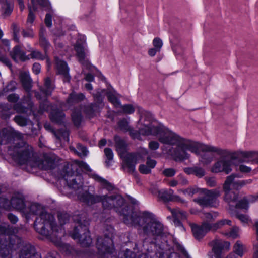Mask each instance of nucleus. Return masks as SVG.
I'll return each instance as SVG.
<instances>
[{
	"label": "nucleus",
	"instance_id": "nucleus-55",
	"mask_svg": "<svg viewBox=\"0 0 258 258\" xmlns=\"http://www.w3.org/2000/svg\"><path fill=\"white\" fill-rule=\"evenodd\" d=\"M149 147L151 150H156L159 147V144L156 141H151L149 144Z\"/></svg>",
	"mask_w": 258,
	"mask_h": 258
},
{
	"label": "nucleus",
	"instance_id": "nucleus-23",
	"mask_svg": "<svg viewBox=\"0 0 258 258\" xmlns=\"http://www.w3.org/2000/svg\"><path fill=\"white\" fill-rule=\"evenodd\" d=\"M85 42H79L78 41L74 45L76 55L79 60L81 62H82L85 57Z\"/></svg>",
	"mask_w": 258,
	"mask_h": 258
},
{
	"label": "nucleus",
	"instance_id": "nucleus-25",
	"mask_svg": "<svg viewBox=\"0 0 258 258\" xmlns=\"http://www.w3.org/2000/svg\"><path fill=\"white\" fill-rule=\"evenodd\" d=\"M20 77L24 88L26 91H29L32 87V80L30 77L29 73L26 72H22L20 73Z\"/></svg>",
	"mask_w": 258,
	"mask_h": 258
},
{
	"label": "nucleus",
	"instance_id": "nucleus-29",
	"mask_svg": "<svg viewBox=\"0 0 258 258\" xmlns=\"http://www.w3.org/2000/svg\"><path fill=\"white\" fill-rule=\"evenodd\" d=\"M167 209L172 213L173 217L176 219L185 220L187 218V213L179 209H172L169 206H167Z\"/></svg>",
	"mask_w": 258,
	"mask_h": 258
},
{
	"label": "nucleus",
	"instance_id": "nucleus-1",
	"mask_svg": "<svg viewBox=\"0 0 258 258\" xmlns=\"http://www.w3.org/2000/svg\"><path fill=\"white\" fill-rule=\"evenodd\" d=\"M67 182L68 181H67ZM68 184L70 188L75 190H80L78 193V197L80 201L90 205L101 201L103 206L105 208H114L120 215H123V222L126 225L141 226L143 225V215L142 216H139L134 212H132L130 215H127L126 214L127 209L126 207L121 208L120 211L118 209L121 208L124 203V200L122 197L120 196L106 197L104 196L92 195L87 190L82 193L83 182L80 176H78L75 178L72 177V179L70 182H68Z\"/></svg>",
	"mask_w": 258,
	"mask_h": 258
},
{
	"label": "nucleus",
	"instance_id": "nucleus-4",
	"mask_svg": "<svg viewBox=\"0 0 258 258\" xmlns=\"http://www.w3.org/2000/svg\"><path fill=\"white\" fill-rule=\"evenodd\" d=\"M139 133L143 135H157L161 143L170 145H176L177 144L181 145L184 138L156 122L139 128Z\"/></svg>",
	"mask_w": 258,
	"mask_h": 258
},
{
	"label": "nucleus",
	"instance_id": "nucleus-34",
	"mask_svg": "<svg viewBox=\"0 0 258 258\" xmlns=\"http://www.w3.org/2000/svg\"><path fill=\"white\" fill-rule=\"evenodd\" d=\"M44 87L45 90H42V91L47 96L50 95L54 88V85L51 84L50 80L48 77L46 78L45 80Z\"/></svg>",
	"mask_w": 258,
	"mask_h": 258
},
{
	"label": "nucleus",
	"instance_id": "nucleus-20",
	"mask_svg": "<svg viewBox=\"0 0 258 258\" xmlns=\"http://www.w3.org/2000/svg\"><path fill=\"white\" fill-rule=\"evenodd\" d=\"M174 191L171 189H162L158 191V197L164 202L179 201V198L178 196L173 195Z\"/></svg>",
	"mask_w": 258,
	"mask_h": 258
},
{
	"label": "nucleus",
	"instance_id": "nucleus-27",
	"mask_svg": "<svg viewBox=\"0 0 258 258\" xmlns=\"http://www.w3.org/2000/svg\"><path fill=\"white\" fill-rule=\"evenodd\" d=\"M231 221L230 220L228 219H222L214 223H209V226L211 231L215 232L217 230L224 227L225 225H231Z\"/></svg>",
	"mask_w": 258,
	"mask_h": 258
},
{
	"label": "nucleus",
	"instance_id": "nucleus-63",
	"mask_svg": "<svg viewBox=\"0 0 258 258\" xmlns=\"http://www.w3.org/2000/svg\"><path fill=\"white\" fill-rule=\"evenodd\" d=\"M32 69H33V72L35 74H38L40 72V70H41L40 65L38 63H34V64L33 66Z\"/></svg>",
	"mask_w": 258,
	"mask_h": 258
},
{
	"label": "nucleus",
	"instance_id": "nucleus-42",
	"mask_svg": "<svg viewBox=\"0 0 258 258\" xmlns=\"http://www.w3.org/2000/svg\"><path fill=\"white\" fill-rule=\"evenodd\" d=\"M104 153L107 159V161H106L105 163L106 165L109 166L110 165V161L113 158V153L112 151L108 148L104 149Z\"/></svg>",
	"mask_w": 258,
	"mask_h": 258
},
{
	"label": "nucleus",
	"instance_id": "nucleus-64",
	"mask_svg": "<svg viewBox=\"0 0 258 258\" xmlns=\"http://www.w3.org/2000/svg\"><path fill=\"white\" fill-rule=\"evenodd\" d=\"M206 183L207 185L210 187H214L216 186V181L213 178H209L207 179Z\"/></svg>",
	"mask_w": 258,
	"mask_h": 258
},
{
	"label": "nucleus",
	"instance_id": "nucleus-2",
	"mask_svg": "<svg viewBox=\"0 0 258 258\" xmlns=\"http://www.w3.org/2000/svg\"><path fill=\"white\" fill-rule=\"evenodd\" d=\"M30 212L33 214H39L34 223L35 228L38 232L50 237L53 242L66 254L75 255L77 253L73 247L61 242V238L64 235L65 231L61 227L55 225L53 215L45 212L37 204L30 206Z\"/></svg>",
	"mask_w": 258,
	"mask_h": 258
},
{
	"label": "nucleus",
	"instance_id": "nucleus-26",
	"mask_svg": "<svg viewBox=\"0 0 258 258\" xmlns=\"http://www.w3.org/2000/svg\"><path fill=\"white\" fill-rule=\"evenodd\" d=\"M69 149L72 152L80 157L86 156L88 152L86 148L80 143L77 144L76 148L71 146Z\"/></svg>",
	"mask_w": 258,
	"mask_h": 258
},
{
	"label": "nucleus",
	"instance_id": "nucleus-41",
	"mask_svg": "<svg viewBox=\"0 0 258 258\" xmlns=\"http://www.w3.org/2000/svg\"><path fill=\"white\" fill-rule=\"evenodd\" d=\"M29 57L30 59L32 58L39 60H43L45 58V56L37 50L32 51Z\"/></svg>",
	"mask_w": 258,
	"mask_h": 258
},
{
	"label": "nucleus",
	"instance_id": "nucleus-62",
	"mask_svg": "<svg viewBox=\"0 0 258 258\" xmlns=\"http://www.w3.org/2000/svg\"><path fill=\"white\" fill-rule=\"evenodd\" d=\"M77 163L79 167H81L82 169H84L86 171L90 170L89 166L86 163L83 161H78Z\"/></svg>",
	"mask_w": 258,
	"mask_h": 258
},
{
	"label": "nucleus",
	"instance_id": "nucleus-48",
	"mask_svg": "<svg viewBox=\"0 0 258 258\" xmlns=\"http://www.w3.org/2000/svg\"><path fill=\"white\" fill-rule=\"evenodd\" d=\"M176 173V170L172 168L165 169L162 171V174L166 177H170L174 176Z\"/></svg>",
	"mask_w": 258,
	"mask_h": 258
},
{
	"label": "nucleus",
	"instance_id": "nucleus-49",
	"mask_svg": "<svg viewBox=\"0 0 258 258\" xmlns=\"http://www.w3.org/2000/svg\"><path fill=\"white\" fill-rule=\"evenodd\" d=\"M104 90H98L95 94L94 95V97L95 101L97 103H101L102 102V94L104 93Z\"/></svg>",
	"mask_w": 258,
	"mask_h": 258
},
{
	"label": "nucleus",
	"instance_id": "nucleus-8",
	"mask_svg": "<svg viewBox=\"0 0 258 258\" xmlns=\"http://www.w3.org/2000/svg\"><path fill=\"white\" fill-rule=\"evenodd\" d=\"M104 232V237L98 238L96 244L98 255L102 258L106 254L112 253L114 250L113 242L115 234L114 229L111 226H107Z\"/></svg>",
	"mask_w": 258,
	"mask_h": 258
},
{
	"label": "nucleus",
	"instance_id": "nucleus-46",
	"mask_svg": "<svg viewBox=\"0 0 258 258\" xmlns=\"http://www.w3.org/2000/svg\"><path fill=\"white\" fill-rule=\"evenodd\" d=\"M15 122L20 126H24L27 124V119L21 116H17L14 118Z\"/></svg>",
	"mask_w": 258,
	"mask_h": 258
},
{
	"label": "nucleus",
	"instance_id": "nucleus-11",
	"mask_svg": "<svg viewBox=\"0 0 258 258\" xmlns=\"http://www.w3.org/2000/svg\"><path fill=\"white\" fill-rule=\"evenodd\" d=\"M201 192L204 195V197L194 199L195 202L203 207H216L218 205L219 202L217 198L220 196V191L219 189H215L209 190L206 189H201Z\"/></svg>",
	"mask_w": 258,
	"mask_h": 258
},
{
	"label": "nucleus",
	"instance_id": "nucleus-3",
	"mask_svg": "<svg viewBox=\"0 0 258 258\" xmlns=\"http://www.w3.org/2000/svg\"><path fill=\"white\" fill-rule=\"evenodd\" d=\"M14 141L15 145L9 147L8 153L18 163L26 164L31 167L38 166L44 170L51 169L54 167L55 160L52 157L45 155L41 162H38L33 156V149L31 146L20 140Z\"/></svg>",
	"mask_w": 258,
	"mask_h": 258
},
{
	"label": "nucleus",
	"instance_id": "nucleus-15",
	"mask_svg": "<svg viewBox=\"0 0 258 258\" xmlns=\"http://www.w3.org/2000/svg\"><path fill=\"white\" fill-rule=\"evenodd\" d=\"M232 165L233 161L232 159L222 158L214 164L212 171L216 173L224 172L227 174L231 172Z\"/></svg>",
	"mask_w": 258,
	"mask_h": 258
},
{
	"label": "nucleus",
	"instance_id": "nucleus-9",
	"mask_svg": "<svg viewBox=\"0 0 258 258\" xmlns=\"http://www.w3.org/2000/svg\"><path fill=\"white\" fill-rule=\"evenodd\" d=\"M74 229L70 233L71 237L74 239H78L79 242L82 246H88L92 243V239L89 235L88 229L89 224L88 221L82 222V219L77 217H74Z\"/></svg>",
	"mask_w": 258,
	"mask_h": 258
},
{
	"label": "nucleus",
	"instance_id": "nucleus-12",
	"mask_svg": "<svg viewBox=\"0 0 258 258\" xmlns=\"http://www.w3.org/2000/svg\"><path fill=\"white\" fill-rule=\"evenodd\" d=\"M209 245L212 248V251L208 253L209 258H221L222 252L228 251L230 247V242L219 239L212 240Z\"/></svg>",
	"mask_w": 258,
	"mask_h": 258
},
{
	"label": "nucleus",
	"instance_id": "nucleus-30",
	"mask_svg": "<svg viewBox=\"0 0 258 258\" xmlns=\"http://www.w3.org/2000/svg\"><path fill=\"white\" fill-rule=\"evenodd\" d=\"M118 126L120 130L124 131H130V135L134 138H138V134L134 133V130H131L128 125V122L126 119H123L118 122Z\"/></svg>",
	"mask_w": 258,
	"mask_h": 258
},
{
	"label": "nucleus",
	"instance_id": "nucleus-56",
	"mask_svg": "<svg viewBox=\"0 0 258 258\" xmlns=\"http://www.w3.org/2000/svg\"><path fill=\"white\" fill-rule=\"evenodd\" d=\"M16 88V83L14 81L11 82L7 86L6 91H12Z\"/></svg>",
	"mask_w": 258,
	"mask_h": 258
},
{
	"label": "nucleus",
	"instance_id": "nucleus-19",
	"mask_svg": "<svg viewBox=\"0 0 258 258\" xmlns=\"http://www.w3.org/2000/svg\"><path fill=\"white\" fill-rule=\"evenodd\" d=\"M10 54L12 59L16 62L25 61L30 59L29 55H27L26 52L22 50L19 45L16 46L13 48Z\"/></svg>",
	"mask_w": 258,
	"mask_h": 258
},
{
	"label": "nucleus",
	"instance_id": "nucleus-6",
	"mask_svg": "<svg viewBox=\"0 0 258 258\" xmlns=\"http://www.w3.org/2000/svg\"><path fill=\"white\" fill-rule=\"evenodd\" d=\"M181 146L186 147V149L191 152L199 155L201 152H209L216 153L221 156L229 155V151L218 147L191 141L186 138H183Z\"/></svg>",
	"mask_w": 258,
	"mask_h": 258
},
{
	"label": "nucleus",
	"instance_id": "nucleus-16",
	"mask_svg": "<svg viewBox=\"0 0 258 258\" xmlns=\"http://www.w3.org/2000/svg\"><path fill=\"white\" fill-rule=\"evenodd\" d=\"M175 148H172L169 151V154L176 161H182L189 157V154L187 152V149L180 144H177Z\"/></svg>",
	"mask_w": 258,
	"mask_h": 258
},
{
	"label": "nucleus",
	"instance_id": "nucleus-36",
	"mask_svg": "<svg viewBox=\"0 0 258 258\" xmlns=\"http://www.w3.org/2000/svg\"><path fill=\"white\" fill-rule=\"evenodd\" d=\"M107 97L108 100L112 103L115 106L119 107L120 106V101L116 96V93L115 92H109L107 93Z\"/></svg>",
	"mask_w": 258,
	"mask_h": 258
},
{
	"label": "nucleus",
	"instance_id": "nucleus-59",
	"mask_svg": "<svg viewBox=\"0 0 258 258\" xmlns=\"http://www.w3.org/2000/svg\"><path fill=\"white\" fill-rule=\"evenodd\" d=\"M22 34L24 37H33L34 36V33L31 29H29L27 30H23Z\"/></svg>",
	"mask_w": 258,
	"mask_h": 258
},
{
	"label": "nucleus",
	"instance_id": "nucleus-57",
	"mask_svg": "<svg viewBox=\"0 0 258 258\" xmlns=\"http://www.w3.org/2000/svg\"><path fill=\"white\" fill-rule=\"evenodd\" d=\"M239 170L243 173H248L251 170V168L245 165L241 164L239 166Z\"/></svg>",
	"mask_w": 258,
	"mask_h": 258
},
{
	"label": "nucleus",
	"instance_id": "nucleus-24",
	"mask_svg": "<svg viewBox=\"0 0 258 258\" xmlns=\"http://www.w3.org/2000/svg\"><path fill=\"white\" fill-rule=\"evenodd\" d=\"M241 155L245 159V161L258 164V152L243 151L241 152Z\"/></svg>",
	"mask_w": 258,
	"mask_h": 258
},
{
	"label": "nucleus",
	"instance_id": "nucleus-47",
	"mask_svg": "<svg viewBox=\"0 0 258 258\" xmlns=\"http://www.w3.org/2000/svg\"><path fill=\"white\" fill-rule=\"evenodd\" d=\"M72 119L75 125L78 126L80 124L81 121V115L80 113L73 112L72 115Z\"/></svg>",
	"mask_w": 258,
	"mask_h": 258
},
{
	"label": "nucleus",
	"instance_id": "nucleus-37",
	"mask_svg": "<svg viewBox=\"0 0 258 258\" xmlns=\"http://www.w3.org/2000/svg\"><path fill=\"white\" fill-rule=\"evenodd\" d=\"M222 234L228 237L236 238L239 236V228L236 227H233L229 232H224Z\"/></svg>",
	"mask_w": 258,
	"mask_h": 258
},
{
	"label": "nucleus",
	"instance_id": "nucleus-18",
	"mask_svg": "<svg viewBox=\"0 0 258 258\" xmlns=\"http://www.w3.org/2000/svg\"><path fill=\"white\" fill-rule=\"evenodd\" d=\"M55 63L59 74L63 76L64 82H68L70 79V76L69 74V69L67 63L57 57H55Z\"/></svg>",
	"mask_w": 258,
	"mask_h": 258
},
{
	"label": "nucleus",
	"instance_id": "nucleus-7",
	"mask_svg": "<svg viewBox=\"0 0 258 258\" xmlns=\"http://www.w3.org/2000/svg\"><path fill=\"white\" fill-rule=\"evenodd\" d=\"M181 146L186 147V149L191 152L199 155L201 152H209L216 153L221 156L229 155V151L218 147L191 141L186 138H183Z\"/></svg>",
	"mask_w": 258,
	"mask_h": 258
},
{
	"label": "nucleus",
	"instance_id": "nucleus-35",
	"mask_svg": "<svg viewBox=\"0 0 258 258\" xmlns=\"http://www.w3.org/2000/svg\"><path fill=\"white\" fill-rule=\"evenodd\" d=\"M84 97V95L82 93L77 94L73 93L70 95V97L67 100V103L70 104L71 103L77 102L82 100Z\"/></svg>",
	"mask_w": 258,
	"mask_h": 258
},
{
	"label": "nucleus",
	"instance_id": "nucleus-43",
	"mask_svg": "<svg viewBox=\"0 0 258 258\" xmlns=\"http://www.w3.org/2000/svg\"><path fill=\"white\" fill-rule=\"evenodd\" d=\"M218 213L217 212H211V213H205L204 214V218L206 221L205 222L209 223V222H211L214 221L216 217L218 216Z\"/></svg>",
	"mask_w": 258,
	"mask_h": 258
},
{
	"label": "nucleus",
	"instance_id": "nucleus-21",
	"mask_svg": "<svg viewBox=\"0 0 258 258\" xmlns=\"http://www.w3.org/2000/svg\"><path fill=\"white\" fill-rule=\"evenodd\" d=\"M12 206L16 209L23 210L25 208L23 196L21 194H15L11 199Z\"/></svg>",
	"mask_w": 258,
	"mask_h": 258
},
{
	"label": "nucleus",
	"instance_id": "nucleus-39",
	"mask_svg": "<svg viewBox=\"0 0 258 258\" xmlns=\"http://www.w3.org/2000/svg\"><path fill=\"white\" fill-rule=\"evenodd\" d=\"M95 179L98 182H100L104 188L107 189L108 190H112L113 189V185L105 179L98 176L96 177Z\"/></svg>",
	"mask_w": 258,
	"mask_h": 258
},
{
	"label": "nucleus",
	"instance_id": "nucleus-60",
	"mask_svg": "<svg viewBox=\"0 0 258 258\" xmlns=\"http://www.w3.org/2000/svg\"><path fill=\"white\" fill-rule=\"evenodd\" d=\"M45 23L47 27H51L52 25V18L49 14H47L45 18Z\"/></svg>",
	"mask_w": 258,
	"mask_h": 258
},
{
	"label": "nucleus",
	"instance_id": "nucleus-52",
	"mask_svg": "<svg viewBox=\"0 0 258 258\" xmlns=\"http://www.w3.org/2000/svg\"><path fill=\"white\" fill-rule=\"evenodd\" d=\"M123 111L127 114H131L135 111V109L132 105H125L122 107Z\"/></svg>",
	"mask_w": 258,
	"mask_h": 258
},
{
	"label": "nucleus",
	"instance_id": "nucleus-45",
	"mask_svg": "<svg viewBox=\"0 0 258 258\" xmlns=\"http://www.w3.org/2000/svg\"><path fill=\"white\" fill-rule=\"evenodd\" d=\"M118 258H134V254L130 250L126 249L119 253Z\"/></svg>",
	"mask_w": 258,
	"mask_h": 258
},
{
	"label": "nucleus",
	"instance_id": "nucleus-10",
	"mask_svg": "<svg viewBox=\"0 0 258 258\" xmlns=\"http://www.w3.org/2000/svg\"><path fill=\"white\" fill-rule=\"evenodd\" d=\"M143 222L145 224L142 225L143 231L147 234L159 235L163 231L162 224L157 221L154 215L149 212L143 213Z\"/></svg>",
	"mask_w": 258,
	"mask_h": 258
},
{
	"label": "nucleus",
	"instance_id": "nucleus-13",
	"mask_svg": "<svg viewBox=\"0 0 258 258\" xmlns=\"http://www.w3.org/2000/svg\"><path fill=\"white\" fill-rule=\"evenodd\" d=\"M44 111L50 112L51 120L57 123H60L64 116L62 111L54 108L47 100H45L44 103H41L40 105V113H42Z\"/></svg>",
	"mask_w": 258,
	"mask_h": 258
},
{
	"label": "nucleus",
	"instance_id": "nucleus-32",
	"mask_svg": "<svg viewBox=\"0 0 258 258\" xmlns=\"http://www.w3.org/2000/svg\"><path fill=\"white\" fill-rule=\"evenodd\" d=\"M245 250V247L240 241H237L233 246V251L240 257L243 255Z\"/></svg>",
	"mask_w": 258,
	"mask_h": 258
},
{
	"label": "nucleus",
	"instance_id": "nucleus-14",
	"mask_svg": "<svg viewBox=\"0 0 258 258\" xmlns=\"http://www.w3.org/2000/svg\"><path fill=\"white\" fill-rule=\"evenodd\" d=\"M238 177L237 174H232L226 177L225 182L223 184V190L239 189L244 185L249 184L251 182V180H240L236 179Z\"/></svg>",
	"mask_w": 258,
	"mask_h": 258
},
{
	"label": "nucleus",
	"instance_id": "nucleus-53",
	"mask_svg": "<svg viewBox=\"0 0 258 258\" xmlns=\"http://www.w3.org/2000/svg\"><path fill=\"white\" fill-rule=\"evenodd\" d=\"M194 174L199 177H202L205 175V172L204 170L201 168L194 167Z\"/></svg>",
	"mask_w": 258,
	"mask_h": 258
},
{
	"label": "nucleus",
	"instance_id": "nucleus-28",
	"mask_svg": "<svg viewBox=\"0 0 258 258\" xmlns=\"http://www.w3.org/2000/svg\"><path fill=\"white\" fill-rule=\"evenodd\" d=\"M45 30L42 28L40 29L39 32V44L43 48L45 52H46L47 50L50 47V43L46 39L45 37Z\"/></svg>",
	"mask_w": 258,
	"mask_h": 258
},
{
	"label": "nucleus",
	"instance_id": "nucleus-22",
	"mask_svg": "<svg viewBox=\"0 0 258 258\" xmlns=\"http://www.w3.org/2000/svg\"><path fill=\"white\" fill-rule=\"evenodd\" d=\"M225 192L224 200L229 205V209L232 210L236 203L237 195L231 189L223 190Z\"/></svg>",
	"mask_w": 258,
	"mask_h": 258
},
{
	"label": "nucleus",
	"instance_id": "nucleus-17",
	"mask_svg": "<svg viewBox=\"0 0 258 258\" xmlns=\"http://www.w3.org/2000/svg\"><path fill=\"white\" fill-rule=\"evenodd\" d=\"M193 235L198 240L202 239L209 231H211L209 223L203 222L201 226L195 224H190Z\"/></svg>",
	"mask_w": 258,
	"mask_h": 258
},
{
	"label": "nucleus",
	"instance_id": "nucleus-33",
	"mask_svg": "<svg viewBox=\"0 0 258 258\" xmlns=\"http://www.w3.org/2000/svg\"><path fill=\"white\" fill-rule=\"evenodd\" d=\"M32 4L33 5V7H29V13L27 20V25L28 26H31L33 23L35 19V16L33 13V11H35L36 10L35 8V1L31 0Z\"/></svg>",
	"mask_w": 258,
	"mask_h": 258
},
{
	"label": "nucleus",
	"instance_id": "nucleus-58",
	"mask_svg": "<svg viewBox=\"0 0 258 258\" xmlns=\"http://www.w3.org/2000/svg\"><path fill=\"white\" fill-rule=\"evenodd\" d=\"M19 99V96L16 94H12L8 96V100L11 102H16Z\"/></svg>",
	"mask_w": 258,
	"mask_h": 258
},
{
	"label": "nucleus",
	"instance_id": "nucleus-44",
	"mask_svg": "<svg viewBox=\"0 0 258 258\" xmlns=\"http://www.w3.org/2000/svg\"><path fill=\"white\" fill-rule=\"evenodd\" d=\"M235 207L238 208L247 209L248 208V202L246 199L244 198L239 201L238 203H236Z\"/></svg>",
	"mask_w": 258,
	"mask_h": 258
},
{
	"label": "nucleus",
	"instance_id": "nucleus-61",
	"mask_svg": "<svg viewBox=\"0 0 258 258\" xmlns=\"http://www.w3.org/2000/svg\"><path fill=\"white\" fill-rule=\"evenodd\" d=\"M156 164V161L155 160L151 159L150 158H147V165L150 169L151 168H153Z\"/></svg>",
	"mask_w": 258,
	"mask_h": 258
},
{
	"label": "nucleus",
	"instance_id": "nucleus-5",
	"mask_svg": "<svg viewBox=\"0 0 258 258\" xmlns=\"http://www.w3.org/2000/svg\"><path fill=\"white\" fill-rule=\"evenodd\" d=\"M115 143L117 151L123 160L122 168L130 173H134L136 164L141 158L148 154V151L144 149L141 154L130 153L126 151V143L123 140L116 137Z\"/></svg>",
	"mask_w": 258,
	"mask_h": 258
},
{
	"label": "nucleus",
	"instance_id": "nucleus-38",
	"mask_svg": "<svg viewBox=\"0 0 258 258\" xmlns=\"http://www.w3.org/2000/svg\"><path fill=\"white\" fill-rule=\"evenodd\" d=\"M179 191L182 192L185 195L191 197L194 195L198 192L200 191L201 192V189H198L195 187H189L184 190L181 189L179 190Z\"/></svg>",
	"mask_w": 258,
	"mask_h": 258
},
{
	"label": "nucleus",
	"instance_id": "nucleus-40",
	"mask_svg": "<svg viewBox=\"0 0 258 258\" xmlns=\"http://www.w3.org/2000/svg\"><path fill=\"white\" fill-rule=\"evenodd\" d=\"M58 219L61 225L66 224L70 219V215L66 212H59L58 214Z\"/></svg>",
	"mask_w": 258,
	"mask_h": 258
},
{
	"label": "nucleus",
	"instance_id": "nucleus-51",
	"mask_svg": "<svg viewBox=\"0 0 258 258\" xmlns=\"http://www.w3.org/2000/svg\"><path fill=\"white\" fill-rule=\"evenodd\" d=\"M236 217L243 224H248L251 221L249 217L245 215L237 214Z\"/></svg>",
	"mask_w": 258,
	"mask_h": 258
},
{
	"label": "nucleus",
	"instance_id": "nucleus-50",
	"mask_svg": "<svg viewBox=\"0 0 258 258\" xmlns=\"http://www.w3.org/2000/svg\"><path fill=\"white\" fill-rule=\"evenodd\" d=\"M153 44L154 47L160 51L163 45V42L159 38H155L153 41Z\"/></svg>",
	"mask_w": 258,
	"mask_h": 258
},
{
	"label": "nucleus",
	"instance_id": "nucleus-54",
	"mask_svg": "<svg viewBox=\"0 0 258 258\" xmlns=\"http://www.w3.org/2000/svg\"><path fill=\"white\" fill-rule=\"evenodd\" d=\"M139 170L142 174H148L151 172V169L148 167V166L144 164L140 165Z\"/></svg>",
	"mask_w": 258,
	"mask_h": 258
},
{
	"label": "nucleus",
	"instance_id": "nucleus-31",
	"mask_svg": "<svg viewBox=\"0 0 258 258\" xmlns=\"http://www.w3.org/2000/svg\"><path fill=\"white\" fill-rule=\"evenodd\" d=\"M12 140V136L7 129H4L0 133V144L8 143Z\"/></svg>",
	"mask_w": 258,
	"mask_h": 258
}]
</instances>
